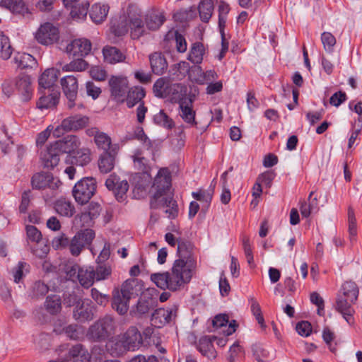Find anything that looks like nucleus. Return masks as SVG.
Segmentation results:
<instances>
[{
    "instance_id": "nucleus-1",
    "label": "nucleus",
    "mask_w": 362,
    "mask_h": 362,
    "mask_svg": "<svg viewBox=\"0 0 362 362\" xmlns=\"http://www.w3.org/2000/svg\"><path fill=\"white\" fill-rule=\"evenodd\" d=\"M196 268L197 262L175 259L170 271L152 274L151 280L161 289L180 291L190 282Z\"/></svg>"
},
{
    "instance_id": "nucleus-2",
    "label": "nucleus",
    "mask_w": 362,
    "mask_h": 362,
    "mask_svg": "<svg viewBox=\"0 0 362 362\" xmlns=\"http://www.w3.org/2000/svg\"><path fill=\"white\" fill-rule=\"evenodd\" d=\"M113 31L117 36L124 35L130 28L131 36L138 39L146 34L145 25L141 19L139 9L134 5H129L126 13L120 17L117 25H113Z\"/></svg>"
},
{
    "instance_id": "nucleus-3",
    "label": "nucleus",
    "mask_w": 362,
    "mask_h": 362,
    "mask_svg": "<svg viewBox=\"0 0 362 362\" xmlns=\"http://www.w3.org/2000/svg\"><path fill=\"white\" fill-rule=\"evenodd\" d=\"M115 328L113 317L106 315L90 326L86 336L93 341H103L115 333Z\"/></svg>"
},
{
    "instance_id": "nucleus-4",
    "label": "nucleus",
    "mask_w": 362,
    "mask_h": 362,
    "mask_svg": "<svg viewBox=\"0 0 362 362\" xmlns=\"http://www.w3.org/2000/svg\"><path fill=\"white\" fill-rule=\"evenodd\" d=\"M96 190V182L93 177H86L78 181L73 189L75 200L81 204L87 203Z\"/></svg>"
},
{
    "instance_id": "nucleus-5",
    "label": "nucleus",
    "mask_w": 362,
    "mask_h": 362,
    "mask_svg": "<svg viewBox=\"0 0 362 362\" xmlns=\"http://www.w3.org/2000/svg\"><path fill=\"white\" fill-rule=\"evenodd\" d=\"M89 122V117L82 115H74L64 119L54 131V136L59 137L64 132H76L85 128Z\"/></svg>"
},
{
    "instance_id": "nucleus-6",
    "label": "nucleus",
    "mask_w": 362,
    "mask_h": 362,
    "mask_svg": "<svg viewBox=\"0 0 362 362\" xmlns=\"http://www.w3.org/2000/svg\"><path fill=\"white\" fill-rule=\"evenodd\" d=\"M60 83L63 93L67 99V107L71 110L76 105L78 83L76 77L69 75L61 78Z\"/></svg>"
},
{
    "instance_id": "nucleus-7",
    "label": "nucleus",
    "mask_w": 362,
    "mask_h": 362,
    "mask_svg": "<svg viewBox=\"0 0 362 362\" xmlns=\"http://www.w3.org/2000/svg\"><path fill=\"white\" fill-rule=\"evenodd\" d=\"M59 38V29L50 23H45L40 26L35 33L37 41L45 45H52Z\"/></svg>"
},
{
    "instance_id": "nucleus-8",
    "label": "nucleus",
    "mask_w": 362,
    "mask_h": 362,
    "mask_svg": "<svg viewBox=\"0 0 362 362\" xmlns=\"http://www.w3.org/2000/svg\"><path fill=\"white\" fill-rule=\"evenodd\" d=\"M105 186L113 192L118 202H122L126 200L129 189V184L126 180H121L118 176L112 174L106 180Z\"/></svg>"
},
{
    "instance_id": "nucleus-9",
    "label": "nucleus",
    "mask_w": 362,
    "mask_h": 362,
    "mask_svg": "<svg viewBox=\"0 0 362 362\" xmlns=\"http://www.w3.org/2000/svg\"><path fill=\"white\" fill-rule=\"evenodd\" d=\"M32 186L34 189H42L49 188L52 190H57L61 185L60 180L54 177L49 173H38L35 174L31 180Z\"/></svg>"
},
{
    "instance_id": "nucleus-10",
    "label": "nucleus",
    "mask_w": 362,
    "mask_h": 362,
    "mask_svg": "<svg viewBox=\"0 0 362 362\" xmlns=\"http://www.w3.org/2000/svg\"><path fill=\"white\" fill-rule=\"evenodd\" d=\"M91 50V42L86 38L75 39L66 45L64 52L69 56L83 57Z\"/></svg>"
},
{
    "instance_id": "nucleus-11",
    "label": "nucleus",
    "mask_w": 362,
    "mask_h": 362,
    "mask_svg": "<svg viewBox=\"0 0 362 362\" xmlns=\"http://www.w3.org/2000/svg\"><path fill=\"white\" fill-rule=\"evenodd\" d=\"M177 310L175 305L168 308L156 309L151 315V321L152 325L157 327H161L169 323L173 317H175Z\"/></svg>"
},
{
    "instance_id": "nucleus-12",
    "label": "nucleus",
    "mask_w": 362,
    "mask_h": 362,
    "mask_svg": "<svg viewBox=\"0 0 362 362\" xmlns=\"http://www.w3.org/2000/svg\"><path fill=\"white\" fill-rule=\"evenodd\" d=\"M180 88V84H173L168 78H160L154 83L153 91L156 97L165 98L170 96L173 91H177Z\"/></svg>"
},
{
    "instance_id": "nucleus-13",
    "label": "nucleus",
    "mask_w": 362,
    "mask_h": 362,
    "mask_svg": "<svg viewBox=\"0 0 362 362\" xmlns=\"http://www.w3.org/2000/svg\"><path fill=\"white\" fill-rule=\"evenodd\" d=\"M356 301H350V298L338 294L336 299L335 308L340 313L349 324L354 322L353 315L355 313L353 305Z\"/></svg>"
},
{
    "instance_id": "nucleus-14",
    "label": "nucleus",
    "mask_w": 362,
    "mask_h": 362,
    "mask_svg": "<svg viewBox=\"0 0 362 362\" xmlns=\"http://www.w3.org/2000/svg\"><path fill=\"white\" fill-rule=\"evenodd\" d=\"M156 305V301L153 298L150 293H144L139 299L136 305L132 308L130 314L140 317L147 314L151 309Z\"/></svg>"
},
{
    "instance_id": "nucleus-15",
    "label": "nucleus",
    "mask_w": 362,
    "mask_h": 362,
    "mask_svg": "<svg viewBox=\"0 0 362 362\" xmlns=\"http://www.w3.org/2000/svg\"><path fill=\"white\" fill-rule=\"evenodd\" d=\"M54 143L62 154H74L80 148L81 144L80 139L75 135H67Z\"/></svg>"
},
{
    "instance_id": "nucleus-16",
    "label": "nucleus",
    "mask_w": 362,
    "mask_h": 362,
    "mask_svg": "<svg viewBox=\"0 0 362 362\" xmlns=\"http://www.w3.org/2000/svg\"><path fill=\"white\" fill-rule=\"evenodd\" d=\"M14 86L23 100L28 101L31 99L33 95L32 81L28 75L18 76L14 81Z\"/></svg>"
},
{
    "instance_id": "nucleus-17",
    "label": "nucleus",
    "mask_w": 362,
    "mask_h": 362,
    "mask_svg": "<svg viewBox=\"0 0 362 362\" xmlns=\"http://www.w3.org/2000/svg\"><path fill=\"white\" fill-rule=\"evenodd\" d=\"M129 351L138 349L143 344V338L135 327H129L126 332L121 335Z\"/></svg>"
},
{
    "instance_id": "nucleus-18",
    "label": "nucleus",
    "mask_w": 362,
    "mask_h": 362,
    "mask_svg": "<svg viewBox=\"0 0 362 362\" xmlns=\"http://www.w3.org/2000/svg\"><path fill=\"white\" fill-rule=\"evenodd\" d=\"M62 153L53 143L47 148L46 150L41 152V160L45 168H54L59 164L60 160V155Z\"/></svg>"
},
{
    "instance_id": "nucleus-19",
    "label": "nucleus",
    "mask_w": 362,
    "mask_h": 362,
    "mask_svg": "<svg viewBox=\"0 0 362 362\" xmlns=\"http://www.w3.org/2000/svg\"><path fill=\"white\" fill-rule=\"evenodd\" d=\"M191 99L185 98L181 100L179 104L180 112L179 115L185 122L188 124L190 127L197 125L195 120L196 112L193 110V104Z\"/></svg>"
},
{
    "instance_id": "nucleus-20",
    "label": "nucleus",
    "mask_w": 362,
    "mask_h": 362,
    "mask_svg": "<svg viewBox=\"0 0 362 362\" xmlns=\"http://www.w3.org/2000/svg\"><path fill=\"white\" fill-rule=\"evenodd\" d=\"M111 95L115 99L123 100V98L127 91V81L122 78L112 76L109 80Z\"/></svg>"
},
{
    "instance_id": "nucleus-21",
    "label": "nucleus",
    "mask_w": 362,
    "mask_h": 362,
    "mask_svg": "<svg viewBox=\"0 0 362 362\" xmlns=\"http://www.w3.org/2000/svg\"><path fill=\"white\" fill-rule=\"evenodd\" d=\"M59 74V71L54 68L45 70L39 78L40 90L42 91L44 89L50 92L52 90H54L53 86Z\"/></svg>"
},
{
    "instance_id": "nucleus-22",
    "label": "nucleus",
    "mask_w": 362,
    "mask_h": 362,
    "mask_svg": "<svg viewBox=\"0 0 362 362\" xmlns=\"http://www.w3.org/2000/svg\"><path fill=\"white\" fill-rule=\"evenodd\" d=\"M177 255L178 257L177 259H183L186 262L190 260L192 262H197L194 254V245L191 242L186 240L180 239L178 241Z\"/></svg>"
},
{
    "instance_id": "nucleus-23",
    "label": "nucleus",
    "mask_w": 362,
    "mask_h": 362,
    "mask_svg": "<svg viewBox=\"0 0 362 362\" xmlns=\"http://www.w3.org/2000/svg\"><path fill=\"white\" fill-rule=\"evenodd\" d=\"M171 185L170 172L167 168L160 169L154 179L153 188L155 192H168Z\"/></svg>"
},
{
    "instance_id": "nucleus-24",
    "label": "nucleus",
    "mask_w": 362,
    "mask_h": 362,
    "mask_svg": "<svg viewBox=\"0 0 362 362\" xmlns=\"http://www.w3.org/2000/svg\"><path fill=\"white\" fill-rule=\"evenodd\" d=\"M216 339L215 336H204L201 337L197 345L199 351L208 358H215L216 351H215L212 342Z\"/></svg>"
},
{
    "instance_id": "nucleus-25",
    "label": "nucleus",
    "mask_w": 362,
    "mask_h": 362,
    "mask_svg": "<svg viewBox=\"0 0 362 362\" xmlns=\"http://www.w3.org/2000/svg\"><path fill=\"white\" fill-rule=\"evenodd\" d=\"M189 74L190 76L193 77V79L199 84H204L209 81H214L218 77L215 71L209 70L206 72H203L199 66L192 67Z\"/></svg>"
},
{
    "instance_id": "nucleus-26",
    "label": "nucleus",
    "mask_w": 362,
    "mask_h": 362,
    "mask_svg": "<svg viewBox=\"0 0 362 362\" xmlns=\"http://www.w3.org/2000/svg\"><path fill=\"white\" fill-rule=\"evenodd\" d=\"M104 61L110 64L122 62L124 61L125 55L117 47L105 46L103 49Z\"/></svg>"
},
{
    "instance_id": "nucleus-27",
    "label": "nucleus",
    "mask_w": 362,
    "mask_h": 362,
    "mask_svg": "<svg viewBox=\"0 0 362 362\" xmlns=\"http://www.w3.org/2000/svg\"><path fill=\"white\" fill-rule=\"evenodd\" d=\"M152 71L157 75H161L167 69L168 63L161 52H154L149 56Z\"/></svg>"
},
{
    "instance_id": "nucleus-28",
    "label": "nucleus",
    "mask_w": 362,
    "mask_h": 362,
    "mask_svg": "<svg viewBox=\"0 0 362 362\" xmlns=\"http://www.w3.org/2000/svg\"><path fill=\"white\" fill-rule=\"evenodd\" d=\"M173 198L168 194V192H155L151 200V207L153 209L170 206L173 204Z\"/></svg>"
},
{
    "instance_id": "nucleus-29",
    "label": "nucleus",
    "mask_w": 362,
    "mask_h": 362,
    "mask_svg": "<svg viewBox=\"0 0 362 362\" xmlns=\"http://www.w3.org/2000/svg\"><path fill=\"white\" fill-rule=\"evenodd\" d=\"M106 348L112 356L116 357L122 356L129 351L121 335L109 341L106 344Z\"/></svg>"
},
{
    "instance_id": "nucleus-30",
    "label": "nucleus",
    "mask_w": 362,
    "mask_h": 362,
    "mask_svg": "<svg viewBox=\"0 0 362 362\" xmlns=\"http://www.w3.org/2000/svg\"><path fill=\"white\" fill-rule=\"evenodd\" d=\"M40 92L43 95L40 98L37 103L40 109L51 108L57 105L59 98V93L57 91L52 90L50 92L47 91V94L46 93H43L42 90Z\"/></svg>"
},
{
    "instance_id": "nucleus-31",
    "label": "nucleus",
    "mask_w": 362,
    "mask_h": 362,
    "mask_svg": "<svg viewBox=\"0 0 362 362\" xmlns=\"http://www.w3.org/2000/svg\"><path fill=\"white\" fill-rule=\"evenodd\" d=\"M73 315L75 320L79 321L90 320L93 318V313L88 303L78 300L74 309Z\"/></svg>"
},
{
    "instance_id": "nucleus-32",
    "label": "nucleus",
    "mask_w": 362,
    "mask_h": 362,
    "mask_svg": "<svg viewBox=\"0 0 362 362\" xmlns=\"http://www.w3.org/2000/svg\"><path fill=\"white\" fill-rule=\"evenodd\" d=\"M101 211V206L98 203L91 202L86 211L81 213L79 218L83 221V226H90V222L98 218Z\"/></svg>"
},
{
    "instance_id": "nucleus-33",
    "label": "nucleus",
    "mask_w": 362,
    "mask_h": 362,
    "mask_svg": "<svg viewBox=\"0 0 362 362\" xmlns=\"http://www.w3.org/2000/svg\"><path fill=\"white\" fill-rule=\"evenodd\" d=\"M109 6L106 4H95L92 6L89 15L95 23H103L107 18Z\"/></svg>"
},
{
    "instance_id": "nucleus-34",
    "label": "nucleus",
    "mask_w": 362,
    "mask_h": 362,
    "mask_svg": "<svg viewBox=\"0 0 362 362\" xmlns=\"http://www.w3.org/2000/svg\"><path fill=\"white\" fill-rule=\"evenodd\" d=\"M129 298L119 294L118 291H113L112 306L119 315H124L129 309Z\"/></svg>"
},
{
    "instance_id": "nucleus-35",
    "label": "nucleus",
    "mask_w": 362,
    "mask_h": 362,
    "mask_svg": "<svg viewBox=\"0 0 362 362\" xmlns=\"http://www.w3.org/2000/svg\"><path fill=\"white\" fill-rule=\"evenodd\" d=\"M54 209L59 215L71 217L75 213V207L71 201L60 198L54 203Z\"/></svg>"
},
{
    "instance_id": "nucleus-36",
    "label": "nucleus",
    "mask_w": 362,
    "mask_h": 362,
    "mask_svg": "<svg viewBox=\"0 0 362 362\" xmlns=\"http://www.w3.org/2000/svg\"><path fill=\"white\" fill-rule=\"evenodd\" d=\"M69 356L74 362H89L90 359V355L88 350L81 344L72 346L69 351Z\"/></svg>"
},
{
    "instance_id": "nucleus-37",
    "label": "nucleus",
    "mask_w": 362,
    "mask_h": 362,
    "mask_svg": "<svg viewBox=\"0 0 362 362\" xmlns=\"http://www.w3.org/2000/svg\"><path fill=\"white\" fill-rule=\"evenodd\" d=\"M205 52L204 46L199 42H196L192 45L187 59L192 63L199 64L203 61V56Z\"/></svg>"
},
{
    "instance_id": "nucleus-38",
    "label": "nucleus",
    "mask_w": 362,
    "mask_h": 362,
    "mask_svg": "<svg viewBox=\"0 0 362 362\" xmlns=\"http://www.w3.org/2000/svg\"><path fill=\"white\" fill-rule=\"evenodd\" d=\"M359 290L356 284L354 281H349L344 282L339 291V295L350 298V301H356L358 296Z\"/></svg>"
},
{
    "instance_id": "nucleus-39",
    "label": "nucleus",
    "mask_w": 362,
    "mask_h": 362,
    "mask_svg": "<svg viewBox=\"0 0 362 362\" xmlns=\"http://www.w3.org/2000/svg\"><path fill=\"white\" fill-rule=\"evenodd\" d=\"M79 283L83 287H90L95 280L94 274V268L89 267L87 268H81L77 275Z\"/></svg>"
},
{
    "instance_id": "nucleus-40",
    "label": "nucleus",
    "mask_w": 362,
    "mask_h": 362,
    "mask_svg": "<svg viewBox=\"0 0 362 362\" xmlns=\"http://www.w3.org/2000/svg\"><path fill=\"white\" fill-rule=\"evenodd\" d=\"M165 21V18L163 13H151L146 17V26L148 30H156L163 25Z\"/></svg>"
},
{
    "instance_id": "nucleus-41",
    "label": "nucleus",
    "mask_w": 362,
    "mask_h": 362,
    "mask_svg": "<svg viewBox=\"0 0 362 362\" xmlns=\"http://www.w3.org/2000/svg\"><path fill=\"white\" fill-rule=\"evenodd\" d=\"M145 96V90L140 86L132 88L129 91L127 97V105L129 107H134L136 103L140 102Z\"/></svg>"
},
{
    "instance_id": "nucleus-42",
    "label": "nucleus",
    "mask_w": 362,
    "mask_h": 362,
    "mask_svg": "<svg viewBox=\"0 0 362 362\" xmlns=\"http://www.w3.org/2000/svg\"><path fill=\"white\" fill-rule=\"evenodd\" d=\"M71 159V163L80 166H85L91 160L90 151L88 148H79L76 153L73 154Z\"/></svg>"
},
{
    "instance_id": "nucleus-43",
    "label": "nucleus",
    "mask_w": 362,
    "mask_h": 362,
    "mask_svg": "<svg viewBox=\"0 0 362 362\" xmlns=\"http://www.w3.org/2000/svg\"><path fill=\"white\" fill-rule=\"evenodd\" d=\"M134 167L144 173V177H149L148 160L143 156L141 151L136 150L132 155Z\"/></svg>"
},
{
    "instance_id": "nucleus-44",
    "label": "nucleus",
    "mask_w": 362,
    "mask_h": 362,
    "mask_svg": "<svg viewBox=\"0 0 362 362\" xmlns=\"http://www.w3.org/2000/svg\"><path fill=\"white\" fill-rule=\"evenodd\" d=\"M115 166V158L108 152H104L99 158L98 168L102 173H110Z\"/></svg>"
},
{
    "instance_id": "nucleus-45",
    "label": "nucleus",
    "mask_w": 362,
    "mask_h": 362,
    "mask_svg": "<svg viewBox=\"0 0 362 362\" xmlns=\"http://www.w3.org/2000/svg\"><path fill=\"white\" fill-rule=\"evenodd\" d=\"M199 16L203 22H208L214 11V3L211 0H202L198 6Z\"/></svg>"
},
{
    "instance_id": "nucleus-46",
    "label": "nucleus",
    "mask_w": 362,
    "mask_h": 362,
    "mask_svg": "<svg viewBox=\"0 0 362 362\" xmlns=\"http://www.w3.org/2000/svg\"><path fill=\"white\" fill-rule=\"evenodd\" d=\"M45 306L48 313L56 315L61 311L62 303L59 296H49L45 302Z\"/></svg>"
},
{
    "instance_id": "nucleus-47",
    "label": "nucleus",
    "mask_w": 362,
    "mask_h": 362,
    "mask_svg": "<svg viewBox=\"0 0 362 362\" xmlns=\"http://www.w3.org/2000/svg\"><path fill=\"white\" fill-rule=\"evenodd\" d=\"M89 2L86 0H81L70 11L73 19L81 20L86 17Z\"/></svg>"
},
{
    "instance_id": "nucleus-48",
    "label": "nucleus",
    "mask_w": 362,
    "mask_h": 362,
    "mask_svg": "<svg viewBox=\"0 0 362 362\" xmlns=\"http://www.w3.org/2000/svg\"><path fill=\"white\" fill-rule=\"evenodd\" d=\"M13 52L10 40L2 32H0V58L8 59Z\"/></svg>"
},
{
    "instance_id": "nucleus-49",
    "label": "nucleus",
    "mask_w": 362,
    "mask_h": 362,
    "mask_svg": "<svg viewBox=\"0 0 362 362\" xmlns=\"http://www.w3.org/2000/svg\"><path fill=\"white\" fill-rule=\"evenodd\" d=\"M88 66V62L78 57L74 60H72L70 63L65 64L62 66V71H83Z\"/></svg>"
},
{
    "instance_id": "nucleus-50",
    "label": "nucleus",
    "mask_w": 362,
    "mask_h": 362,
    "mask_svg": "<svg viewBox=\"0 0 362 362\" xmlns=\"http://www.w3.org/2000/svg\"><path fill=\"white\" fill-rule=\"evenodd\" d=\"M0 6L7 8L13 13H21L25 9V4L21 0H1Z\"/></svg>"
},
{
    "instance_id": "nucleus-51",
    "label": "nucleus",
    "mask_w": 362,
    "mask_h": 362,
    "mask_svg": "<svg viewBox=\"0 0 362 362\" xmlns=\"http://www.w3.org/2000/svg\"><path fill=\"white\" fill-rule=\"evenodd\" d=\"M112 274V267L107 264H98L94 269V274L96 281L107 279Z\"/></svg>"
},
{
    "instance_id": "nucleus-52",
    "label": "nucleus",
    "mask_w": 362,
    "mask_h": 362,
    "mask_svg": "<svg viewBox=\"0 0 362 362\" xmlns=\"http://www.w3.org/2000/svg\"><path fill=\"white\" fill-rule=\"evenodd\" d=\"M15 60L16 63H18V66L21 69L32 68L36 64L35 58L32 55L26 53L16 56Z\"/></svg>"
},
{
    "instance_id": "nucleus-53",
    "label": "nucleus",
    "mask_w": 362,
    "mask_h": 362,
    "mask_svg": "<svg viewBox=\"0 0 362 362\" xmlns=\"http://www.w3.org/2000/svg\"><path fill=\"white\" fill-rule=\"evenodd\" d=\"M321 42L323 45L325 50L331 53L334 50L337 40L335 37L329 32H324L321 35Z\"/></svg>"
},
{
    "instance_id": "nucleus-54",
    "label": "nucleus",
    "mask_w": 362,
    "mask_h": 362,
    "mask_svg": "<svg viewBox=\"0 0 362 362\" xmlns=\"http://www.w3.org/2000/svg\"><path fill=\"white\" fill-rule=\"evenodd\" d=\"M48 291L49 287L47 284L41 281H37L32 286L31 296L33 298H40L45 296Z\"/></svg>"
},
{
    "instance_id": "nucleus-55",
    "label": "nucleus",
    "mask_w": 362,
    "mask_h": 362,
    "mask_svg": "<svg viewBox=\"0 0 362 362\" xmlns=\"http://www.w3.org/2000/svg\"><path fill=\"white\" fill-rule=\"evenodd\" d=\"M313 194L314 192H311L309 194L308 199L310 201V204H307L305 201L300 202V211L303 217H308L317 205V199L316 197L311 200Z\"/></svg>"
},
{
    "instance_id": "nucleus-56",
    "label": "nucleus",
    "mask_w": 362,
    "mask_h": 362,
    "mask_svg": "<svg viewBox=\"0 0 362 362\" xmlns=\"http://www.w3.org/2000/svg\"><path fill=\"white\" fill-rule=\"evenodd\" d=\"M154 121L157 124L167 129H171L174 127V122L163 110H160V112L154 116Z\"/></svg>"
},
{
    "instance_id": "nucleus-57",
    "label": "nucleus",
    "mask_w": 362,
    "mask_h": 362,
    "mask_svg": "<svg viewBox=\"0 0 362 362\" xmlns=\"http://www.w3.org/2000/svg\"><path fill=\"white\" fill-rule=\"evenodd\" d=\"M85 244L80 238L79 235L76 234L69 243L70 252L74 256H78L85 247Z\"/></svg>"
},
{
    "instance_id": "nucleus-58",
    "label": "nucleus",
    "mask_w": 362,
    "mask_h": 362,
    "mask_svg": "<svg viewBox=\"0 0 362 362\" xmlns=\"http://www.w3.org/2000/svg\"><path fill=\"white\" fill-rule=\"evenodd\" d=\"M33 254L40 257H45L49 251V247L47 244V240L43 239L38 243L32 249Z\"/></svg>"
},
{
    "instance_id": "nucleus-59",
    "label": "nucleus",
    "mask_w": 362,
    "mask_h": 362,
    "mask_svg": "<svg viewBox=\"0 0 362 362\" xmlns=\"http://www.w3.org/2000/svg\"><path fill=\"white\" fill-rule=\"evenodd\" d=\"M348 221H349V233L351 240H355L357 234L356 230V219L355 217L354 211L351 207L348 210Z\"/></svg>"
},
{
    "instance_id": "nucleus-60",
    "label": "nucleus",
    "mask_w": 362,
    "mask_h": 362,
    "mask_svg": "<svg viewBox=\"0 0 362 362\" xmlns=\"http://www.w3.org/2000/svg\"><path fill=\"white\" fill-rule=\"evenodd\" d=\"M95 144L99 148L107 152L111 145L110 137L104 132H100L94 140Z\"/></svg>"
},
{
    "instance_id": "nucleus-61",
    "label": "nucleus",
    "mask_w": 362,
    "mask_h": 362,
    "mask_svg": "<svg viewBox=\"0 0 362 362\" xmlns=\"http://www.w3.org/2000/svg\"><path fill=\"white\" fill-rule=\"evenodd\" d=\"M0 296L7 309L13 308L14 301L11 297V291L6 285L1 286Z\"/></svg>"
},
{
    "instance_id": "nucleus-62",
    "label": "nucleus",
    "mask_w": 362,
    "mask_h": 362,
    "mask_svg": "<svg viewBox=\"0 0 362 362\" xmlns=\"http://www.w3.org/2000/svg\"><path fill=\"white\" fill-rule=\"evenodd\" d=\"M195 13V8L191 7L189 9H180L177 11L173 18L176 21H186L192 18Z\"/></svg>"
},
{
    "instance_id": "nucleus-63",
    "label": "nucleus",
    "mask_w": 362,
    "mask_h": 362,
    "mask_svg": "<svg viewBox=\"0 0 362 362\" xmlns=\"http://www.w3.org/2000/svg\"><path fill=\"white\" fill-rule=\"evenodd\" d=\"M26 234L28 240L34 243H37L44 239L42 237L40 231L33 226H26Z\"/></svg>"
},
{
    "instance_id": "nucleus-64",
    "label": "nucleus",
    "mask_w": 362,
    "mask_h": 362,
    "mask_svg": "<svg viewBox=\"0 0 362 362\" xmlns=\"http://www.w3.org/2000/svg\"><path fill=\"white\" fill-rule=\"evenodd\" d=\"M28 264L25 262H20L16 267L11 270V274L15 283H19L24 276V270Z\"/></svg>"
}]
</instances>
